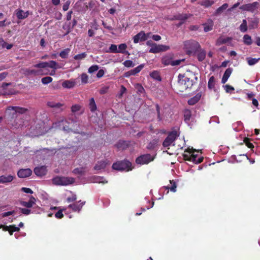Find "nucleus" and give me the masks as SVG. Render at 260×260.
<instances>
[{
  "mask_svg": "<svg viewBox=\"0 0 260 260\" xmlns=\"http://www.w3.org/2000/svg\"><path fill=\"white\" fill-rule=\"evenodd\" d=\"M15 213V211L14 210H13V211L3 213L1 214V216L2 217L4 218V217L9 216L10 215H11L14 214Z\"/></svg>",
  "mask_w": 260,
  "mask_h": 260,
  "instance_id": "obj_61",
  "label": "nucleus"
},
{
  "mask_svg": "<svg viewBox=\"0 0 260 260\" xmlns=\"http://www.w3.org/2000/svg\"><path fill=\"white\" fill-rule=\"evenodd\" d=\"M170 183L171 184H172V186L171 187H165V188H166V189L168 190V191L169 190V189H170L171 191L174 192L176 191V184L175 182L173 181H170Z\"/></svg>",
  "mask_w": 260,
  "mask_h": 260,
  "instance_id": "obj_48",
  "label": "nucleus"
},
{
  "mask_svg": "<svg viewBox=\"0 0 260 260\" xmlns=\"http://www.w3.org/2000/svg\"><path fill=\"white\" fill-rule=\"evenodd\" d=\"M94 182L98 183L105 184L108 182L104 177L100 176L95 177L94 178Z\"/></svg>",
  "mask_w": 260,
  "mask_h": 260,
  "instance_id": "obj_42",
  "label": "nucleus"
},
{
  "mask_svg": "<svg viewBox=\"0 0 260 260\" xmlns=\"http://www.w3.org/2000/svg\"><path fill=\"white\" fill-rule=\"evenodd\" d=\"M201 97V94L200 93L197 94L191 98L188 101V104L189 105H194L196 103H197L200 100Z\"/></svg>",
  "mask_w": 260,
  "mask_h": 260,
  "instance_id": "obj_27",
  "label": "nucleus"
},
{
  "mask_svg": "<svg viewBox=\"0 0 260 260\" xmlns=\"http://www.w3.org/2000/svg\"><path fill=\"white\" fill-rule=\"evenodd\" d=\"M184 114V120L186 122H188L191 116V112L190 110L186 109L183 112Z\"/></svg>",
  "mask_w": 260,
  "mask_h": 260,
  "instance_id": "obj_32",
  "label": "nucleus"
},
{
  "mask_svg": "<svg viewBox=\"0 0 260 260\" xmlns=\"http://www.w3.org/2000/svg\"><path fill=\"white\" fill-rule=\"evenodd\" d=\"M71 4V2L70 1H67L62 6V10L64 11H67L69 8V6H70V5Z\"/></svg>",
  "mask_w": 260,
  "mask_h": 260,
  "instance_id": "obj_63",
  "label": "nucleus"
},
{
  "mask_svg": "<svg viewBox=\"0 0 260 260\" xmlns=\"http://www.w3.org/2000/svg\"><path fill=\"white\" fill-rule=\"evenodd\" d=\"M184 60H185L184 59L173 60L172 63V66H175L179 65V64H180L181 62L184 61Z\"/></svg>",
  "mask_w": 260,
  "mask_h": 260,
  "instance_id": "obj_62",
  "label": "nucleus"
},
{
  "mask_svg": "<svg viewBox=\"0 0 260 260\" xmlns=\"http://www.w3.org/2000/svg\"><path fill=\"white\" fill-rule=\"evenodd\" d=\"M73 177L57 176L52 179V183L56 185L67 186L75 182Z\"/></svg>",
  "mask_w": 260,
  "mask_h": 260,
  "instance_id": "obj_3",
  "label": "nucleus"
},
{
  "mask_svg": "<svg viewBox=\"0 0 260 260\" xmlns=\"http://www.w3.org/2000/svg\"><path fill=\"white\" fill-rule=\"evenodd\" d=\"M153 160V157L150 154H146L139 156L136 159V162L139 165L148 164Z\"/></svg>",
  "mask_w": 260,
  "mask_h": 260,
  "instance_id": "obj_8",
  "label": "nucleus"
},
{
  "mask_svg": "<svg viewBox=\"0 0 260 260\" xmlns=\"http://www.w3.org/2000/svg\"><path fill=\"white\" fill-rule=\"evenodd\" d=\"M197 80L198 77L195 75H192L191 77H187L179 74L176 88L178 91L183 92L187 89L191 88Z\"/></svg>",
  "mask_w": 260,
  "mask_h": 260,
  "instance_id": "obj_1",
  "label": "nucleus"
},
{
  "mask_svg": "<svg viewBox=\"0 0 260 260\" xmlns=\"http://www.w3.org/2000/svg\"><path fill=\"white\" fill-rule=\"evenodd\" d=\"M70 192L72 194L71 196L68 197L66 200L68 203L73 202L77 199L76 195L75 193H73L72 191H70Z\"/></svg>",
  "mask_w": 260,
  "mask_h": 260,
  "instance_id": "obj_46",
  "label": "nucleus"
},
{
  "mask_svg": "<svg viewBox=\"0 0 260 260\" xmlns=\"http://www.w3.org/2000/svg\"><path fill=\"white\" fill-rule=\"evenodd\" d=\"M85 169L84 168H75L73 170V173L75 174H79L80 175H83L85 174Z\"/></svg>",
  "mask_w": 260,
  "mask_h": 260,
  "instance_id": "obj_41",
  "label": "nucleus"
},
{
  "mask_svg": "<svg viewBox=\"0 0 260 260\" xmlns=\"http://www.w3.org/2000/svg\"><path fill=\"white\" fill-rule=\"evenodd\" d=\"M184 48L188 54L197 52L200 48L199 43L194 40H188L184 42Z\"/></svg>",
  "mask_w": 260,
  "mask_h": 260,
  "instance_id": "obj_4",
  "label": "nucleus"
},
{
  "mask_svg": "<svg viewBox=\"0 0 260 260\" xmlns=\"http://www.w3.org/2000/svg\"><path fill=\"white\" fill-rule=\"evenodd\" d=\"M247 23L245 19H243L242 24L240 25L239 29L242 32H245L247 30Z\"/></svg>",
  "mask_w": 260,
  "mask_h": 260,
  "instance_id": "obj_35",
  "label": "nucleus"
},
{
  "mask_svg": "<svg viewBox=\"0 0 260 260\" xmlns=\"http://www.w3.org/2000/svg\"><path fill=\"white\" fill-rule=\"evenodd\" d=\"M259 6V4L257 2L252 3L243 5L240 7V9L250 12H254L255 10L257 9Z\"/></svg>",
  "mask_w": 260,
  "mask_h": 260,
  "instance_id": "obj_9",
  "label": "nucleus"
},
{
  "mask_svg": "<svg viewBox=\"0 0 260 260\" xmlns=\"http://www.w3.org/2000/svg\"><path fill=\"white\" fill-rule=\"evenodd\" d=\"M35 203L36 199L33 196H31L28 202L21 201L20 202V204L22 206L25 207L27 208H30L35 204Z\"/></svg>",
  "mask_w": 260,
  "mask_h": 260,
  "instance_id": "obj_18",
  "label": "nucleus"
},
{
  "mask_svg": "<svg viewBox=\"0 0 260 260\" xmlns=\"http://www.w3.org/2000/svg\"><path fill=\"white\" fill-rule=\"evenodd\" d=\"M135 87L136 89L137 90V92L138 94L142 93L144 92L145 90L143 87L142 86L141 84L137 83L135 85Z\"/></svg>",
  "mask_w": 260,
  "mask_h": 260,
  "instance_id": "obj_45",
  "label": "nucleus"
},
{
  "mask_svg": "<svg viewBox=\"0 0 260 260\" xmlns=\"http://www.w3.org/2000/svg\"><path fill=\"white\" fill-rule=\"evenodd\" d=\"M47 105L50 108L59 110V112H62L65 109L64 104L63 103H56L54 101H49L47 102Z\"/></svg>",
  "mask_w": 260,
  "mask_h": 260,
  "instance_id": "obj_13",
  "label": "nucleus"
},
{
  "mask_svg": "<svg viewBox=\"0 0 260 260\" xmlns=\"http://www.w3.org/2000/svg\"><path fill=\"white\" fill-rule=\"evenodd\" d=\"M223 87L227 93H231L235 90V88L233 86L228 84L223 86Z\"/></svg>",
  "mask_w": 260,
  "mask_h": 260,
  "instance_id": "obj_53",
  "label": "nucleus"
},
{
  "mask_svg": "<svg viewBox=\"0 0 260 260\" xmlns=\"http://www.w3.org/2000/svg\"><path fill=\"white\" fill-rule=\"evenodd\" d=\"M197 151L196 149L192 148H188L184 150V152H187L188 153H183L182 154V156L183 157L184 160H188L190 161H192L194 163L197 159V155L194 154V152Z\"/></svg>",
  "mask_w": 260,
  "mask_h": 260,
  "instance_id": "obj_6",
  "label": "nucleus"
},
{
  "mask_svg": "<svg viewBox=\"0 0 260 260\" xmlns=\"http://www.w3.org/2000/svg\"><path fill=\"white\" fill-rule=\"evenodd\" d=\"M70 51V50L68 48L62 50L60 52L59 56L62 58H66L68 56V55Z\"/></svg>",
  "mask_w": 260,
  "mask_h": 260,
  "instance_id": "obj_47",
  "label": "nucleus"
},
{
  "mask_svg": "<svg viewBox=\"0 0 260 260\" xmlns=\"http://www.w3.org/2000/svg\"><path fill=\"white\" fill-rule=\"evenodd\" d=\"M29 14V11L24 12L21 9H18L16 11V15L18 19H24L26 18Z\"/></svg>",
  "mask_w": 260,
  "mask_h": 260,
  "instance_id": "obj_17",
  "label": "nucleus"
},
{
  "mask_svg": "<svg viewBox=\"0 0 260 260\" xmlns=\"http://www.w3.org/2000/svg\"><path fill=\"white\" fill-rule=\"evenodd\" d=\"M172 56L171 55H167L164 56L161 59V63L165 66L171 65L172 63Z\"/></svg>",
  "mask_w": 260,
  "mask_h": 260,
  "instance_id": "obj_24",
  "label": "nucleus"
},
{
  "mask_svg": "<svg viewBox=\"0 0 260 260\" xmlns=\"http://www.w3.org/2000/svg\"><path fill=\"white\" fill-rule=\"evenodd\" d=\"M127 45L125 43L120 44L118 46V53H126L128 54V52L126 51Z\"/></svg>",
  "mask_w": 260,
  "mask_h": 260,
  "instance_id": "obj_33",
  "label": "nucleus"
},
{
  "mask_svg": "<svg viewBox=\"0 0 260 260\" xmlns=\"http://www.w3.org/2000/svg\"><path fill=\"white\" fill-rule=\"evenodd\" d=\"M151 76L154 78V79H156L159 81H160L161 80V78L159 76L158 73L156 71H154L151 74H150Z\"/></svg>",
  "mask_w": 260,
  "mask_h": 260,
  "instance_id": "obj_60",
  "label": "nucleus"
},
{
  "mask_svg": "<svg viewBox=\"0 0 260 260\" xmlns=\"http://www.w3.org/2000/svg\"><path fill=\"white\" fill-rule=\"evenodd\" d=\"M215 80L214 76H211L208 81V87L209 89H213L215 87Z\"/></svg>",
  "mask_w": 260,
  "mask_h": 260,
  "instance_id": "obj_38",
  "label": "nucleus"
},
{
  "mask_svg": "<svg viewBox=\"0 0 260 260\" xmlns=\"http://www.w3.org/2000/svg\"><path fill=\"white\" fill-rule=\"evenodd\" d=\"M178 136L177 132L173 131L170 132L162 143L164 147H169Z\"/></svg>",
  "mask_w": 260,
  "mask_h": 260,
  "instance_id": "obj_7",
  "label": "nucleus"
},
{
  "mask_svg": "<svg viewBox=\"0 0 260 260\" xmlns=\"http://www.w3.org/2000/svg\"><path fill=\"white\" fill-rule=\"evenodd\" d=\"M243 42L246 45H251L252 43L251 37L248 35H245L243 37Z\"/></svg>",
  "mask_w": 260,
  "mask_h": 260,
  "instance_id": "obj_39",
  "label": "nucleus"
},
{
  "mask_svg": "<svg viewBox=\"0 0 260 260\" xmlns=\"http://www.w3.org/2000/svg\"><path fill=\"white\" fill-rule=\"evenodd\" d=\"M81 109V106L78 104H75L73 105L71 107V111L72 113H75L79 111H80Z\"/></svg>",
  "mask_w": 260,
  "mask_h": 260,
  "instance_id": "obj_50",
  "label": "nucleus"
},
{
  "mask_svg": "<svg viewBox=\"0 0 260 260\" xmlns=\"http://www.w3.org/2000/svg\"><path fill=\"white\" fill-rule=\"evenodd\" d=\"M75 85V82L70 80H66L62 83V86L66 88H72L74 87Z\"/></svg>",
  "mask_w": 260,
  "mask_h": 260,
  "instance_id": "obj_30",
  "label": "nucleus"
},
{
  "mask_svg": "<svg viewBox=\"0 0 260 260\" xmlns=\"http://www.w3.org/2000/svg\"><path fill=\"white\" fill-rule=\"evenodd\" d=\"M198 4L207 8L211 6L214 4V2L210 0H204L203 1L199 2Z\"/></svg>",
  "mask_w": 260,
  "mask_h": 260,
  "instance_id": "obj_34",
  "label": "nucleus"
},
{
  "mask_svg": "<svg viewBox=\"0 0 260 260\" xmlns=\"http://www.w3.org/2000/svg\"><path fill=\"white\" fill-rule=\"evenodd\" d=\"M149 33L146 34L144 31H141L134 37V43L137 44L140 41H145L147 40L148 38L149 37Z\"/></svg>",
  "mask_w": 260,
  "mask_h": 260,
  "instance_id": "obj_12",
  "label": "nucleus"
},
{
  "mask_svg": "<svg viewBox=\"0 0 260 260\" xmlns=\"http://www.w3.org/2000/svg\"><path fill=\"white\" fill-rule=\"evenodd\" d=\"M123 64L125 67L127 68L133 67L135 66V64L131 60H126L124 61Z\"/></svg>",
  "mask_w": 260,
  "mask_h": 260,
  "instance_id": "obj_56",
  "label": "nucleus"
},
{
  "mask_svg": "<svg viewBox=\"0 0 260 260\" xmlns=\"http://www.w3.org/2000/svg\"><path fill=\"white\" fill-rule=\"evenodd\" d=\"M203 25L204 26V30L205 32L211 31L213 29V21L211 19H209L208 20L207 22L203 24Z\"/></svg>",
  "mask_w": 260,
  "mask_h": 260,
  "instance_id": "obj_22",
  "label": "nucleus"
},
{
  "mask_svg": "<svg viewBox=\"0 0 260 260\" xmlns=\"http://www.w3.org/2000/svg\"><path fill=\"white\" fill-rule=\"evenodd\" d=\"M250 141V139L247 137L244 138L243 140V142L245 144L246 146H247L249 148L252 149L254 148V145L252 143H251Z\"/></svg>",
  "mask_w": 260,
  "mask_h": 260,
  "instance_id": "obj_44",
  "label": "nucleus"
},
{
  "mask_svg": "<svg viewBox=\"0 0 260 260\" xmlns=\"http://www.w3.org/2000/svg\"><path fill=\"white\" fill-rule=\"evenodd\" d=\"M81 82L83 84H86L88 82V77L85 73H83L81 75Z\"/></svg>",
  "mask_w": 260,
  "mask_h": 260,
  "instance_id": "obj_54",
  "label": "nucleus"
},
{
  "mask_svg": "<svg viewBox=\"0 0 260 260\" xmlns=\"http://www.w3.org/2000/svg\"><path fill=\"white\" fill-rule=\"evenodd\" d=\"M32 171L30 169H22L18 171L17 175L19 178H23L30 176Z\"/></svg>",
  "mask_w": 260,
  "mask_h": 260,
  "instance_id": "obj_15",
  "label": "nucleus"
},
{
  "mask_svg": "<svg viewBox=\"0 0 260 260\" xmlns=\"http://www.w3.org/2000/svg\"><path fill=\"white\" fill-rule=\"evenodd\" d=\"M128 142L125 141H119L116 144V146L117 148L120 149H125L128 146Z\"/></svg>",
  "mask_w": 260,
  "mask_h": 260,
  "instance_id": "obj_28",
  "label": "nucleus"
},
{
  "mask_svg": "<svg viewBox=\"0 0 260 260\" xmlns=\"http://www.w3.org/2000/svg\"><path fill=\"white\" fill-rule=\"evenodd\" d=\"M21 212L24 215H29L31 213V210L29 209L20 208Z\"/></svg>",
  "mask_w": 260,
  "mask_h": 260,
  "instance_id": "obj_59",
  "label": "nucleus"
},
{
  "mask_svg": "<svg viewBox=\"0 0 260 260\" xmlns=\"http://www.w3.org/2000/svg\"><path fill=\"white\" fill-rule=\"evenodd\" d=\"M233 71V69L232 68L227 69L224 73L223 77L221 79V83L224 84L228 80L229 78L231 76Z\"/></svg>",
  "mask_w": 260,
  "mask_h": 260,
  "instance_id": "obj_21",
  "label": "nucleus"
},
{
  "mask_svg": "<svg viewBox=\"0 0 260 260\" xmlns=\"http://www.w3.org/2000/svg\"><path fill=\"white\" fill-rule=\"evenodd\" d=\"M189 15L186 14H179L173 16L172 20H178L180 21L185 22V21L188 18Z\"/></svg>",
  "mask_w": 260,
  "mask_h": 260,
  "instance_id": "obj_23",
  "label": "nucleus"
},
{
  "mask_svg": "<svg viewBox=\"0 0 260 260\" xmlns=\"http://www.w3.org/2000/svg\"><path fill=\"white\" fill-rule=\"evenodd\" d=\"M228 7V4L227 3H225L223 4L221 6L219 7L215 11L216 14H219L221 13L224 10H226Z\"/></svg>",
  "mask_w": 260,
  "mask_h": 260,
  "instance_id": "obj_40",
  "label": "nucleus"
},
{
  "mask_svg": "<svg viewBox=\"0 0 260 260\" xmlns=\"http://www.w3.org/2000/svg\"><path fill=\"white\" fill-rule=\"evenodd\" d=\"M27 111V109L20 107L16 106H9L7 108L6 112L8 113L9 115H11L13 118L14 115L17 113L23 114Z\"/></svg>",
  "mask_w": 260,
  "mask_h": 260,
  "instance_id": "obj_5",
  "label": "nucleus"
},
{
  "mask_svg": "<svg viewBox=\"0 0 260 260\" xmlns=\"http://www.w3.org/2000/svg\"><path fill=\"white\" fill-rule=\"evenodd\" d=\"M47 67L53 69L54 70L59 68L58 64L54 60H50L47 62Z\"/></svg>",
  "mask_w": 260,
  "mask_h": 260,
  "instance_id": "obj_37",
  "label": "nucleus"
},
{
  "mask_svg": "<svg viewBox=\"0 0 260 260\" xmlns=\"http://www.w3.org/2000/svg\"><path fill=\"white\" fill-rule=\"evenodd\" d=\"M99 67L98 65L94 64L91 66L88 70V72L90 74H92L99 70Z\"/></svg>",
  "mask_w": 260,
  "mask_h": 260,
  "instance_id": "obj_49",
  "label": "nucleus"
},
{
  "mask_svg": "<svg viewBox=\"0 0 260 260\" xmlns=\"http://www.w3.org/2000/svg\"><path fill=\"white\" fill-rule=\"evenodd\" d=\"M232 40V38L231 37H226L224 38L222 36L219 37L216 40V45L217 46H220L222 44H226V43L230 42Z\"/></svg>",
  "mask_w": 260,
  "mask_h": 260,
  "instance_id": "obj_20",
  "label": "nucleus"
},
{
  "mask_svg": "<svg viewBox=\"0 0 260 260\" xmlns=\"http://www.w3.org/2000/svg\"><path fill=\"white\" fill-rule=\"evenodd\" d=\"M69 123L67 119H63L59 121V125L62 126L63 130L68 132L72 131V129L69 126Z\"/></svg>",
  "mask_w": 260,
  "mask_h": 260,
  "instance_id": "obj_19",
  "label": "nucleus"
},
{
  "mask_svg": "<svg viewBox=\"0 0 260 260\" xmlns=\"http://www.w3.org/2000/svg\"><path fill=\"white\" fill-rule=\"evenodd\" d=\"M63 210H64V209H60L58 210L55 214V217L58 219L62 218L63 217V214L62 213Z\"/></svg>",
  "mask_w": 260,
  "mask_h": 260,
  "instance_id": "obj_58",
  "label": "nucleus"
},
{
  "mask_svg": "<svg viewBox=\"0 0 260 260\" xmlns=\"http://www.w3.org/2000/svg\"><path fill=\"white\" fill-rule=\"evenodd\" d=\"M34 173L38 176H43L46 174L47 170L45 166L36 167L34 169Z\"/></svg>",
  "mask_w": 260,
  "mask_h": 260,
  "instance_id": "obj_14",
  "label": "nucleus"
},
{
  "mask_svg": "<svg viewBox=\"0 0 260 260\" xmlns=\"http://www.w3.org/2000/svg\"><path fill=\"white\" fill-rule=\"evenodd\" d=\"M249 27L250 29L256 28L258 26L259 22L258 19L257 18H250L249 19Z\"/></svg>",
  "mask_w": 260,
  "mask_h": 260,
  "instance_id": "obj_26",
  "label": "nucleus"
},
{
  "mask_svg": "<svg viewBox=\"0 0 260 260\" xmlns=\"http://www.w3.org/2000/svg\"><path fill=\"white\" fill-rule=\"evenodd\" d=\"M85 201L82 202L81 200L78 202L71 204L68 206V208L71 209L73 212H80L82 207L85 205Z\"/></svg>",
  "mask_w": 260,
  "mask_h": 260,
  "instance_id": "obj_11",
  "label": "nucleus"
},
{
  "mask_svg": "<svg viewBox=\"0 0 260 260\" xmlns=\"http://www.w3.org/2000/svg\"><path fill=\"white\" fill-rule=\"evenodd\" d=\"M144 67V64H141L138 66L135 69L131 70V72L132 73L133 75L135 76L139 73Z\"/></svg>",
  "mask_w": 260,
  "mask_h": 260,
  "instance_id": "obj_36",
  "label": "nucleus"
},
{
  "mask_svg": "<svg viewBox=\"0 0 260 260\" xmlns=\"http://www.w3.org/2000/svg\"><path fill=\"white\" fill-rule=\"evenodd\" d=\"M53 79L51 77L47 76L42 79L41 81L43 84H47L52 81Z\"/></svg>",
  "mask_w": 260,
  "mask_h": 260,
  "instance_id": "obj_51",
  "label": "nucleus"
},
{
  "mask_svg": "<svg viewBox=\"0 0 260 260\" xmlns=\"http://www.w3.org/2000/svg\"><path fill=\"white\" fill-rule=\"evenodd\" d=\"M12 229V230L13 231V232H19L20 231V228L19 227H17L15 224L10 225L9 226L3 225V224H0V229H3V231H6V230H8V229Z\"/></svg>",
  "mask_w": 260,
  "mask_h": 260,
  "instance_id": "obj_25",
  "label": "nucleus"
},
{
  "mask_svg": "<svg viewBox=\"0 0 260 260\" xmlns=\"http://www.w3.org/2000/svg\"><path fill=\"white\" fill-rule=\"evenodd\" d=\"M206 56V54L204 52H200L198 54V59L199 61L203 60Z\"/></svg>",
  "mask_w": 260,
  "mask_h": 260,
  "instance_id": "obj_64",
  "label": "nucleus"
},
{
  "mask_svg": "<svg viewBox=\"0 0 260 260\" xmlns=\"http://www.w3.org/2000/svg\"><path fill=\"white\" fill-rule=\"evenodd\" d=\"M112 169L117 171H125L128 172L132 170V163L124 159L121 161H118L114 162L112 165Z\"/></svg>",
  "mask_w": 260,
  "mask_h": 260,
  "instance_id": "obj_2",
  "label": "nucleus"
},
{
  "mask_svg": "<svg viewBox=\"0 0 260 260\" xmlns=\"http://www.w3.org/2000/svg\"><path fill=\"white\" fill-rule=\"evenodd\" d=\"M107 164V163L104 160L98 161L94 167V169L95 170H101L102 169H104L106 167Z\"/></svg>",
  "mask_w": 260,
  "mask_h": 260,
  "instance_id": "obj_29",
  "label": "nucleus"
},
{
  "mask_svg": "<svg viewBox=\"0 0 260 260\" xmlns=\"http://www.w3.org/2000/svg\"><path fill=\"white\" fill-rule=\"evenodd\" d=\"M89 108L91 112H94L96 110V105L93 98L89 100Z\"/></svg>",
  "mask_w": 260,
  "mask_h": 260,
  "instance_id": "obj_31",
  "label": "nucleus"
},
{
  "mask_svg": "<svg viewBox=\"0 0 260 260\" xmlns=\"http://www.w3.org/2000/svg\"><path fill=\"white\" fill-rule=\"evenodd\" d=\"M170 49L169 46L164 45H157L155 43H152L149 52L153 53H157L161 51H165Z\"/></svg>",
  "mask_w": 260,
  "mask_h": 260,
  "instance_id": "obj_10",
  "label": "nucleus"
},
{
  "mask_svg": "<svg viewBox=\"0 0 260 260\" xmlns=\"http://www.w3.org/2000/svg\"><path fill=\"white\" fill-rule=\"evenodd\" d=\"M15 178V176L11 175H2L0 176V183L6 184L11 182Z\"/></svg>",
  "mask_w": 260,
  "mask_h": 260,
  "instance_id": "obj_16",
  "label": "nucleus"
},
{
  "mask_svg": "<svg viewBox=\"0 0 260 260\" xmlns=\"http://www.w3.org/2000/svg\"><path fill=\"white\" fill-rule=\"evenodd\" d=\"M109 51L110 52L116 53H118L117 47L116 45L112 44L109 47Z\"/></svg>",
  "mask_w": 260,
  "mask_h": 260,
  "instance_id": "obj_57",
  "label": "nucleus"
},
{
  "mask_svg": "<svg viewBox=\"0 0 260 260\" xmlns=\"http://www.w3.org/2000/svg\"><path fill=\"white\" fill-rule=\"evenodd\" d=\"M34 66L38 68H46L47 67V62H41L35 64Z\"/></svg>",
  "mask_w": 260,
  "mask_h": 260,
  "instance_id": "obj_55",
  "label": "nucleus"
},
{
  "mask_svg": "<svg viewBox=\"0 0 260 260\" xmlns=\"http://www.w3.org/2000/svg\"><path fill=\"white\" fill-rule=\"evenodd\" d=\"M260 58H251V57H248L247 58V60L248 64L249 66H252L258 62V61L259 60Z\"/></svg>",
  "mask_w": 260,
  "mask_h": 260,
  "instance_id": "obj_43",
  "label": "nucleus"
},
{
  "mask_svg": "<svg viewBox=\"0 0 260 260\" xmlns=\"http://www.w3.org/2000/svg\"><path fill=\"white\" fill-rule=\"evenodd\" d=\"M87 56V54L85 52H83L81 54H79L74 56V58L75 60H81L85 58Z\"/></svg>",
  "mask_w": 260,
  "mask_h": 260,
  "instance_id": "obj_52",
  "label": "nucleus"
}]
</instances>
